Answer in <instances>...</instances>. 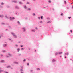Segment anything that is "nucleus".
<instances>
[{
    "label": "nucleus",
    "instance_id": "obj_25",
    "mask_svg": "<svg viewBox=\"0 0 73 73\" xmlns=\"http://www.w3.org/2000/svg\"><path fill=\"white\" fill-rule=\"evenodd\" d=\"M2 72H3V70H0V73H1Z\"/></svg>",
    "mask_w": 73,
    "mask_h": 73
},
{
    "label": "nucleus",
    "instance_id": "obj_2",
    "mask_svg": "<svg viewBox=\"0 0 73 73\" xmlns=\"http://www.w3.org/2000/svg\"><path fill=\"white\" fill-rule=\"evenodd\" d=\"M15 17H10L9 18L10 21H13V20L15 19Z\"/></svg>",
    "mask_w": 73,
    "mask_h": 73
},
{
    "label": "nucleus",
    "instance_id": "obj_23",
    "mask_svg": "<svg viewBox=\"0 0 73 73\" xmlns=\"http://www.w3.org/2000/svg\"><path fill=\"white\" fill-rule=\"evenodd\" d=\"M58 52H56L55 53V56H57V54H58Z\"/></svg>",
    "mask_w": 73,
    "mask_h": 73
},
{
    "label": "nucleus",
    "instance_id": "obj_35",
    "mask_svg": "<svg viewBox=\"0 0 73 73\" xmlns=\"http://www.w3.org/2000/svg\"><path fill=\"white\" fill-rule=\"evenodd\" d=\"M40 23H41L42 24L43 23H42V21H40Z\"/></svg>",
    "mask_w": 73,
    "mask_h": 73
},
{
    "label": "nucleus",
    "instance_id": "obj_7",
    "mask_svg": "<svg viewBox=\"0 0 73 73\" xmlns=\"http://www.w3.org/2000/svg\"><path fill=\"white\" fill-rule=\"evenodd\" d=\"M12 2H13V3H17V2L16 1L13 0L12 1Z\"/></svg>",
    "mask_w": 73,
    "mask_h": 73
},
{
    "label": "nucleus",
    "instance_id": "obj_43",
    "mask_svg": "<svg viewBox=\"0 0 73 73\" xmlns=\"http://www.w3.org/2000/svg\"><path fill=\"white\" fill-rule=\"evenodd\" d=\"M21 50H24V48H22L21 49Z\"/></svg>",
    "mask_w": 73,
    "mask_h": 73
},
{
    "label": "nucleus",
    "instance_id": "obj_41",
    "mask_svg": "<svg viewBox=\"0 0 73 73\" xmlns=\"http://www.w3.org/2000/svg\"><path fill=\"white\" fill-rule=\"evenodd\" d=\"M37 70H40V68H37Z\"/></svg>",
    "mask_w": 73,
    "mask_h": 73
},
{
    "label": "nucleus",
    "instance_id": "obj_1",
    "mask_svg": "<svg viewBox=\"0 0 73 73\" xmlns=\"http://www.w3.org/2000/svg\"><path fill=\"white\" fill-rule=\"evenodd\" d=\"M11 33L12 35H13V37L14 38H17V36L15 34V33L13 32H11Z\"/></svg>",
    "mask_w": 73,
    "mask_h": 73
},
{
    "label": "nucleus",
    "instance_id": "obj_31",
    "mask_svg": "<svg viewBox=\"0 0 73 73\" xmlns=\"http://www.w3.org/2000/svg\"><path fill=\"white\" fill-rule=\"evenodd\" d=\"M5 57H6L7 58L9 57V56H8V55H6L5 56Z\"/></svg>",
    "mask_w": 73,
    "mask_h": 73
},
{
    "label": "nucleus",
    "instance_id": "obj_46",
    "mask_svg": "<svg viewBox=\"0 0 73 73\" xmlns=\"http://www.w3.org/2000/svg\"><path fill=\"white\" fill-rule=\"evenodd\" d=\"M25 20H27V18L26 17H25Z\"/></svg>",
    "mask_w": 73,
    "mask_h": 73
},
{
    "label": "nucleus",
    "instance_id": "obj_16",
    "mask_svg": "<svg viewBox=\"0 0 73 73\" xmlns=\"http://www.w3.org/2000/svg\"><path fill=\"white\" fill-rule=\"evenodd\" d=\"M32 15L33 16L35 17V16H36V15L35 14V13H33L32 14Z\"/></svg>",
    "mask_w": 73,
    "mask_h": 73
},
{
    "label": "nucleus",
    "instance_id": "obj_42",
    "mask_svg": "<svg viewBox=\"0 0 73 73\" xmlns=\"http://www.w3.org/2000/svg\"><path fill=\"white\" fill-rule=\"evenodd\" d=\"M51 1L50 0H49L48 1V2L49 3H51Z\"/></svg>",
    "mask_w": 73,
    "mask_h": 73
},
{
    "label": "nucleus",
    "instance_id": "obj_51",
    "mask_svg": "<svg viewBox=\"0 0 73 73\" xmlns=\"http://www.w3.org/2000/svg\"><path fill=\"white\" fill-rule=\"evenodd\" d=\"M28 61H31V60H30V59L29 58L28 59Z\"/></svg>",
    "mask_w": 73,
    "mask_h": 73
},
{
    "label": "nucleus",
    "instance_id": "obj_15",
    "mask_svg": "<svg viewBox=\"0 0 73 73\" xmlns=\"http://www.w3.org/2000/svg\"><path fill=\"white\" fill-rule=\"evenodd\" d=\"M19 71L20 72H23V69H21L19 70Z\"/></svg>",
    "mask_w": 73,
    "mask_h": 73
},
{
    "label": "nucleus",
    "instance_id": "obj_39",
    "mask_svg": "<svg viewBox=\"0 0 73 73\" xmlns=\"http://www.w3.org/2000/svg\"><path fill=\"white\" fill-rule=\"evenodd\" d=\"M17 23H18V24H20V23L19 21H18Z\"/></svg>",
    "mask_w": 73,
    "mask_h": 73
},
{
    "label": "nucleus",
    "instance_id": "obj_32",
    "mask_svg": "<svg viewBox=\"0 0 73 73\" xmlns=\"http://www.w3.org/2000/svg\"><path fill=\"white\" fill-rule=\"evenodd\" d=\"M19 4H23V3L21 2H19Z\"/></svg>",
    "mask_w": 73,
    "mask_h": 73
},
{
    "label": "nucleus",
    "instance_id": "obj_36",
    "mask_svg": "<svg viewBox=\"0 0 73 73\" xmlns=\"http://www.w3.org/2000/svg\"><path fill=\"white\" fill-rule=\"evenodd\" d=\"M6 7H7V8H9V5H7V6H6Z\"/></svg>",
    "mask_w": 73,
    "mask_h": 73
},
{
    "label": "nucleus",
    "instance_id": "obj_30",
    "mask_svg": "<svg viewBox=\"0 0 73 73\" xmlns=\"http://www.w3.org/2000/svg\"><path fill=\"white\" fill-rule=\"evenodd\" d=\"M43 17H44V16H42L40 17V18L41 19H43Z\"/></svg>",
    "mask_w": 73,
    "mask_h": 73
},
{
    "label": "nucleus",
    "instance_id": "obj_45",
    "mask_svg": "<svg viewBox=\"0 0 73 73\" xmlns=\"http://www.w3.org/2000/svg\"><path fill=\"white\" fill-rule=\"evenodd\" d=\"M61 53H62V52H59V54H61Z\"/></svg>",
    "mask_w": 73,
    "mask_h": 73
},
{
    "label": "nucleus",
    "instance_id": "obj_56",
    "mask_svg": "<svg viewBox=\"0 0 73 73\" xmlns=\"http://www.w3.org/2000/svg\"><path fill=\"white\" fill-rule=\"evenodd\" d=\"M16 73H18V71H16Z\"/></svg>",
    "mask_w": 73,
    "mask_h": 73
},
{
    "label": "nucleus",
    "instance_id": "obj_53",
    "mask_svg": "<svg viewBox=\"0 0 73 73\" xmlns=\"http://www.w3.org/2000/svg\"><path fill=\"white\" fill-rule=\"evenodd\" d=\"M31 72H32V71H33V70H30Z\"/></svg>",
    "mask_w": 73,
    "mask_h": 73
},
{
    "label": "nucleus",
    "instance_id": "obj_58",
    "mask_svg": "<svg viewBox=\"0 0 73 73\" xmlns=\"http://www.w3.org/2000/svg\"><path fill=\"white\" fill-rule=\"evenodd\" d=\"M3 55L2 54H1V57H3Z\"/></svg>",
    "mask_w": 73,
    "mask_h": 73
},
{
    "label": "nucleus",
    "instance_id": "obj_8",
    "mask_svg": "<svg viewBox=\"0 0 73 73\" xmlns=\"http://www.w3.org/2000/svg\"><path fill=\"white\" fill-rule=\"evenodd\" d=\"M56 60L55 59H53L52 60V63H54V62H56Z\"/></svg>",
    "mask_w": 73,
    "mask_h": 73
},
{
    "label": "nucleus",
    "instance_id": "obj_28",
    "mask_svg": "<svg viewBox=\"0 0 73 73\" xmlns=\"http://www.w3.org/2000/svg\"><path fill=\"white\" fill-rule=\"evenodd\" d=\"M5 17L6 18V19H8V16H7V15H5Z\"/></svg>",
    "mask_w": 73,
    "mask_h": 73
},
{
    "label": "nucleus",
    "instance_id": "obj_54",
    "mask_svg": "<svg viewBox=\"0 0 73 73\" xmlns=\"http://www.w3.org/2000/svg\"><path fill=\"white\" fill-rule=\"evenodd\" d=\"M27 65H29V63H28L27 64Z\"/></svg>",
    "mask_w": 73,
    "mask_h": 73
},
{
    "label": "nucleus",
    "instance_id": "obj_48",
    "mask_svg": "<svg viewBox=\"0 0 73 73\" xmlns=\"http://www.w3.org/2000/svg\"><path fill=\"white\" fill-rule=\"evenodd\" d=\"M63 13H61V16H63Z\"/></svg>",
    "mask_w": 73,
    "mask_h": 73
},
{
    "label": "nucleus",
    "instance_id": "obj_13",
    "mask_svg": "<svg viewBox=\"0 0 73 73\" xmlns=\"http://www.w3.org/2000/svg\"><path fill=\"white\" fill-rule=\"evenodd\" d=\"M2 52L3 53H5V52H6V51L4 50H2Z\"/></svg>",
    "mask_w": 73,
    "mask_h": 73
},
{
    "label": "nucleus",
    "instance_id": "obj_26",
    "mask_svg": "<svg viewBox=\"0 0 73 73\" xmlns=\"http://www.w3.org/2000/svg\"><path fill=\"white\" fill-rule=\"evenodd\" d=\"M31 10H32V9H31L30 8H29L28 9V11H31Z\"/></svg>",
    "mask_w": 73,
    "mask_h": 73
},
{
    "label": "nucleus",
    "instance_id": "obj_64",
    "mask_svg": "<svg viewBox=\"0 0 73 73\" xmlns=\"http://www.w3.org/2000/svg\"><path fill=\"white\" fill-rule=\"evenodd\" d=\"M0 70H1V68L0 67Z\"/></svg>",
    "mask_w": 73,
    "mask_h": 73
},
{
    "label": "nucleus",
    "instance_id": "obj_44",
    "mask_svg": "<svg viewBox=\"0 0 73 73\" xmlns=\"http://www.w3.org/2000/svg\"><path fill=\"white\" fill-rule=\"evenodd\" d=\"M21 47H23V46L21 44Z\"/></svg>",
    "mask_w": 73,
    "mask_h": 73
},
{
    "label": "nucleus",
    "instance_id": "obj_14",
    "mask_svg": "<svg viewBox=\"0 0 73 73\" xmlns=\"http://www.w3.org/2000/svg\"><path fill=\"white\" fill-rule=\"evenodd\" d=\"M65 55H67V56H68V55L69 54V52H67V53H65Z\"/></svg>",
    "mask_w": 73,
    "mask_h": 73
},
{
    "label": "nucleus",
    "instance_id": "obj_29",
    "mask_svg": "<svg viewBox=\"0 0 73 73\" xmlns=\"http://www.w3.org/2000/svg\"><path fill=\"white\" fill-rule=\"evenodd\" d=\"M47 20H48V21H49V20H50V18H49V17L48 18H47Z\"/></svg>",
    "mask_w": 73,
    "mask_h": 73
},
{
    "label": "nucleus",
    "instance_id": "obj_9",
    "mask_svg": "<svg viewBox=\"0 0 73 73\" xmlns=\"http://www.w3.org/2000/svg\"><path fill=\"white\" fill-rule=\"evenodd\" d=\"M8 55H9V57H12V56H13L12 54L10 53H8Z\"/></svg>",
    "mask_w": 73,
    "mask_h": 73
},
{
    "label": "nucleus",
    "instance_id": "obj_27",
    "mask_svg": "<svg viewBox=\"0 0 73 73\" xmlns=\"http://www.w3.org/2000/svg\"><path fill=\"white\" fill-rule=\"evenodd\" d=\"M9 41H11V42L13 41V40L11 39H9Z\"/></svg>",
    "mask_w": 73,
    "mask_h": 73
},
{
    "label": "nucleus",
    "instance_id": "obj_49",
    "mask_svg": "<svg viewBox=\"0 0 73 73\" xmlns=\"http://www.w3.org/2000/svg\"><path fill=\"white\" fill-rule=\"evenodd\" d=\"M9 29H11V26H9Z\"/></svg>",
    "mask_w": 73,
    "mask_h": 73
},
{
    "label": "nucleus",
    "instance_id": "obj_22",
    "mask_svg": "<svg viewBox=\"0 0 73 73\" xmlns=\"http://www.w3.org/2000/svg\"><path fill=\"white\" fill-rule=\"evenodd\" d=\"M1 25H5V23L2 22L1 23Z\"/></svg>",
    "mask_w": 73,
    "mask_h": 73
},
{
    "label": "nucleus",
    "instance_id": "obj_61",
    "mask_svg": "<svg viewBox=\"0 0 73 73\" xmlns=\"http://www.w3.org/2000/svg\"><path fill=\"white\" fill-rule=\"evenodd\" d=\"M38 18L39 19H40V17H38Z\"/></svg>",
    "mask_w": 73,
    "mask_h": 73
},
{
    "label": "nucleus",
    "instance_id": "obj_4",
    "mask_svg": "<svg viewBox=\"0 0 73 73\" xmlns=\"http://www.w3.org/2000/svg\"><path fill=\"white\" fill-rule=\"evenodd\" d=\"M15 9H20L19 7L18 6H15Z\"/></svg>",
    "mask_w": 73,
    "mask_h": 73
},
{
    "label": "nucleus",
    "instance_id": "obj_47",
    "mask_svg": "<svg viewBox=\"0 0 73 73\" xmlns=\"http://www.w3.org/2000/svg\"><path fill=\"white\" fill-rule=\"evenodd\" d=\"M5 73H8V72H7V71H5Z\"/></svg>",
    "mask_w": 73,
    "mask_h": 73
},
{
    "label": "nucleus",
    "instance_id": "obj_37",
    "mask_svg": "<svg viewBox=\"0 0 73 73\" xmlns=\"http://www.w3.org/2000/svg\"><path fill=\"white\" fill-rule=\"evenodd\" d=\"M64 2L65 4H66V1H64Z\"/></svg>",
    "mask_w": 73,
    "mask_h": 73
},
{
    "label": "nucleus",
    "instance_id": "obj_34",
    "mask_svg": "<svg viewBox=\"0 0 73 73\" xmlns=\"http://www.w3.org/2000/svg\"><path fill=\"white\" fill-rule=\"evenodd\" d=\"M18 43H19V44H21V41H19L18 42Z\"/></svg>",
    "mask_w": 73,
    "mask_h": 73
},
{
    "label": "nucleus",
    "instance_id": "obj_57",
    "mask_svg": "<svg viewBox=\"0 0 73 73\" xmlns=\"http://www.w3.org/2000/svg\"><path fill=\"white\" fill-rule=\"evenodd\" d=\"M5 31H8V29H6L5 30Z\"/></svg>",
    "mask_w": 73,
    "mask_h": 73
},
{
    "label": "nucleus",
    "instance_id": "obj_52",
    "mask_svg": "<svg viewBox=\"0 0 73 73\" xmlns=\"http://www.w3.org/2000/svg\"><path fill=\"white\" fill-rule=\"evenodd\" d=\"M71 18V17H68V19H70Z\"/></svg>",
    "mask_w": 73,
    "mask_h": 73
},
{
    "label": "nucleus",
    "instance_id": "obj_11",
    "mask_svg": "<svg viewBox=\"0 0 73 73\" xmlns=\"http://www.w3.org/2000/svg\"><path fill=\"white\" fill-rule=\"evenodd\" d=\"M31 32H36V30L35 29H32L31 30Z\"/></svg>",
    "mask_w": 73,
    "mask_h": 73
},
{
    "label": "nucleus",
    "instance_id": "obj_6",
    "mask_svg": "<svg viewBox=\"0 0 73 73\" xmlns=\"http://www.w3.org/2000/svg\"><path fill=\"white\" fill-rule=\"evenodd\" d=\"M0 17H1L2 19H3L4 17V15H0Z\"/></svg>",
    "mask_w": 73,
    "mask_h": 73
},
{
    "label": "nucleus",
    "instance_id": "obj_50",
    "mask_svg": "<svg viewBox=\"0 0 73 73\" xmlns=\"http://www.w3.org/2000/svg\"><path fill=\"white\" fill-rule=\"evenodd\" d=\"M27 4H29V2H27Z\"/></svg>",
    "mask_w": 73,
    "mask_h": 73
},
{
    "label": "nucleus",
    "instance_id": "obj_63",
    "mask_svg": "<svg viewBox=\"0 0 73 73\" xmlns=\"http://www.w3.org/2000/svg\"><path fill=\"white\" fill-rule=\"evenodd\" d=\"M22 69H23V67L22 66L21 67Z\"/></svg>",
    "mask_w": 73,
    "mask_h": 73
},
{
    "label": "nucleus",
    "instance_id": "obj_10",
    "mask_svg": "<svg viewBox=\"0 0 73 73\" xmlns=\"http://www.w3.org/2000/svg\"><path fill=\"white\" fill-rule=\"evenodd\" d=\"M14 64H17V65L19 64V63L15 61L14 62Z\"/></svg>",
    "mask_w": 73,
    "mask_h": 73
},
{
    "label": "nucleus",
    "instance_id": "obj_3",
    "mask_svg": "<svg viewBox=\"0 0 73 73\" xmlns=\"http://www.w3.org/2000/svg\"><path fill=\"white\" fill-rule=\"evenodd\" d=\"M22 29L23 32H26V29L25 28L23 27L22 28Z\"/></svg>",
    "mask_w": 73,
    "mask_h": 73
},
{
    "label": "nucleus",
    "instance_id": "obj_20",
    "mask_svg": "<svg viewBox=\"0 0 73 73\" xmlns=\"http://www.w3.org/2000/svg\"><path fill=\"white\" fill-rule=\"evenodd\" d=\"M0 8H4V7H3V6H1V5H0Z\"/></svg>",
    "mask_w": 73,
    "mask_h": 73
},
{
    "label": "nucleus",
    "instance_id": "obj_21",
    "mask_svg": "<svg viewBox=\"0 0 73 73\" xmlns=\"http://www.w3.org/2000/svg\"><path fill=\"white\" fill-rule=\"evenodd\" d=\"M24 8H25V9H27V6L25 5L24 6Z\"/></svg>",
    "mask_w": 73,
    "mask_h": 73
},
{
    "label": "nucleus",
    "instance_id": "obj_59",
    "mask_svg": "<svg viewBox=\"0 0 73 73\" xmlns=\"http://www.w3.org/2000/svg\"><path fill=\"white\" fill-rule=\"evenodd\" d=\"M35 29H38V28H37V27L36 28H35Z\"/></svg>",
    "mask_w": 73,
    "mask_h": 73
},
{
    "label": "nucleus",
    "instance_id": "obj_5",
    "mask_svg": "<svg viewBox=\"0 0 73 73\" xmlns=\"http://www.w3.org/2000/svg\"><path fill=\"white\" fill-rule=\"evenodd\" d=\"M7 44H3V48H5V47H6V46H7Z\"/></svg>",
    "mask_w": 73,
    "mask_h": 73
},
{
    "label": "nucleus",
    "instance_id": "obj_19",
    "mask_svg": "<svg viewBox=\"0 0 73 73\" xmlns=\"http://www.w3.org/2000/svg\"><path fill=\"white\" fill-rule=\"evenodd\" d=\"M52 23V21H49L48 22H47V23L48 24H49V23Z\"/></svg>",
    "mask_w": 73,
    "mask_h": 73
},
{
    "label": "nucleus",
    "instance_id": "obj_12",
    "mask_svg": "<svg viewBox=\"0 0 73 73\" xmlns=\"http://www.w3.org/2000/svg\"><path fill=\"white\" fill-rule=\"evenodd\" d=\"M1 62H2V63H4L5 62V60H1Z\"/></svg>",
    "mask_w": 73,
    "mask_h": 73
},
{
    "label": "nucleus",
    "instance_id": "obj_24",
    "mask_svg": "<svg viewBox=\"0 0 73 73\" xmlns=\"http://www.w3.org/2000/svg\"><path fill=\"white\" fill-rule=\"evenodd\" d=\"M1 36L2 37H4V35L3 34H1Z\"/></svg>",
    "mask_w": 73,
    "mask_h": 73
},
{
    "label": "nucleus",
    "instance_id": "obj_33",
    "mask_svg": "<svg viewBox=\"0 0 73 73\" xmlns=\"http://www.w3.org/2000/svg\"><path fill=\"white\" fill-rule=\"evenodd\" d=\"M1 5H4V3L3 2H2L1 3Z\"/></svg>",
    "mask_w": 73,
    "mask_h": 73
},
{
    "label": "nucleus",
    "instance_id": "obj_60",
    "mask_svg": "<svg viewBox=\"0 0 73 73\" xmlns=\"http://www.w3.org/2000/svg\"><path fill=\"white\" fill-rule=\"evenodd\" d=\"M21 73H24L23 72H21Z\"/></svg>",
    "mask_w": 73,
    "mask_h": 73
},
{
    "label": "nucleus",
    "instance_id": "obj_38",
    "mask_svg": "<svg viewBox=\"0 0 73 73\" xmlns=\"http://www.w3.org/2000/svg\"><path fill=\"white\" fill-rule=\"evenodd\" d=\"M23 62H25V61H26V59H25L23 60Z\"/></svg>",
    "mask_w": 73,
    "mask_h": 73
},
{
    "label": "nucleus",
    "instance_id": "obj_17",
    "mask_svg": "<svg viewBox=\"0 0 73 73\" xmlns=\"http://www.w3.org/2000/svg\"><path fill=\"white\" fill-rule=\"evenodd\" d=\"M7 68H10L11 66H7Z\"/></svg>",
    "mask_w": 73,
    "mask_h": 73
},
{
    "label": "nucleus",
    "instance_id": "obj_40",
    "mask_svg": "<svg viewBox=\"0 0 73 73\" xmlns=\"http://www.w3.org/2000/svg\"><path fill=\"white\" fill-rule=\"evenodd\" d=\"M15 46H16V47H18V45H17V44H16L15 45Z\"/></svg>",
    "mask_w": 73,
    "mask_h": 73
},
{
    "label": "nucleus",
    "instance_id": "obj_62",
    "mask_svg": "<svg viewBox=\"0 0 73 73\" xmlns=\"http://www.w3.org/2000/svg\"><path fill=\"white\" fill-rule=\"evenodd\" d=\"M7 25H9V23H7Z\"/></svg>",
    "mask_w": 73,
    "mask_h": 73
},
{
    "label": "nucleus",
    "instance_id": "obj_55",
    "mask_svg": "<svg viewBox=\"0 0 73 73\" xmlns=\"http://www.w3.org/2000/svg\"><path fill=\"white\" fill-rule=\"evenodd\" d=\"M70 32H71V33H72V32H73L72 31V30H70Z\"/></svg>",
    "mask_w": 73,
    "mask_h": 73
},
{
    "label": "nucleus",
    "instance_id": "obj_18",
    "mask_svg": "<svg viewBox=\"0 0 73 73\" xmlns=\"http://www.w3.org/2000/svg\"><path fill=\"white\" fill-rule=\"evenodd\" d=\"M17 52H19V51H20V49L19 48H18L17 49Z\"/></svg>",
    "mask_w": 73,
    "mask_h": 73
}]
</instances>
